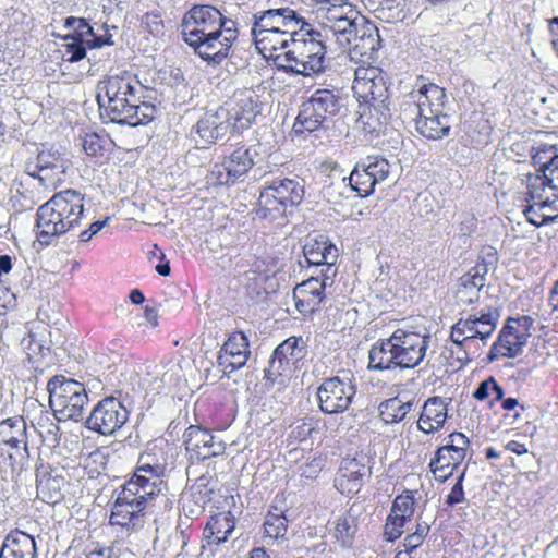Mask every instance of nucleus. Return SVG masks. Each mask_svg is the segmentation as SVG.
Masks as SVG:
<instances>
[{"mask_svg": "<svg viewBox=\"0 0 558 558\" xmlns=\"http://www.w3.org/2000/svg\"><path fill=\"white\" fill-rule=\"evenodd\" d=\"M182 37L203 60L219 64L239 36L236 22L216 7L195 4L183 16Z\"/></svg>", "mask_w": 558, "mask_h": 558, "instance_id": "obj_1", "label": "nucleus"}, {"mask_svg": "<svg viewBox=\"0 0 558 558\" xmlns=\"http://www.w3.org/2000/svg\"><path fill=\"white\" fill-rule=\"evenodd\" d=\"M143 86L126 71L108 75L97 85L99 108L116 123L136 126L150 122L155 106L141 100Z\"/></svg>", "mask_w": 558, "mask_h": 558, "instance_id": "obj_2", "label": "nucleus"}, {"mask_svg": "<svg viewBox=\"0 0 558 558\" xmlns=\"http://www.w3.org/2000/svg\"><path fill=\"white\" fill-rule=\"evenodd\" d=\"M252 36L256 49L265 58L283 57L290 63L283 68L292 73L310 76L324 72L326 68L327 43L322 39L294 37L282 32L252 31Z\"/></svg>", "mask_w": 558, "mask_h": 558, "instance_id": "obj_3", "label": "nucleus"}, {"mask_svg": "<svg viewBox=\"0 0 558 558\" xmlns=\"http://www.w3.org/2000/svg\"><path fill=\"white\" fill-rule=\"evenodd\" d=\"M432 336L405 328L396 329L388 338L377 340L368 352V369H411L425 359Z\"/></svg>", "mask_w": 558, "mask_h": 558, "instance_id": "obj_4", "label": "nucleus"}, {"mask_svg": "<svg viewBox=\"0 0 558 558\" xmlns=\"http://www.w3.org/2000/svg\"><path fill=\"white\" fill-rule=\"evenodd\" d=\"M84 195L76 190L56 193L36 213L35 233L40 245L49 246L75 229L84 215Z\"/></svg>", "mask_w": 558, "mask_h": 558, "instance_id": "obj_5", "label": "nucleus"}, {"mask_svg": "<svg viewBox=\"0 0 558 558\" xmlns=\"http://www.w3.org/2000/svg\"><path fill=\"white\" fill-rule=\"evenodd\" d=\"M391 165L381 156H367L361 159L347 178L340 172L332 174V181L324 186V195L329 202H337L338 197H348V193L357 192L361 196H368L375 186L384 183L390 175Z\"/></svg>", "mask_w": 558, "mask_h": 558, "instance_id": "obj_6", "label": "nucleus"}, {"mask_svg": "<svg viewBox=\"0 0 558 558\" xmlns=\"http://www.w3.org/2000/svg\"><path fill=\"white\" fill-rule=\"evenodd\" d=\"M265 183L256 208V216L259 218L276 220L289 207L298 206L303 201L304 186L298 180L276 178Z\"/></svg>", "mask_w": 558, "mask_h": 558, "instance_id": "obj_7", "label": "nucleus"}, {"mask_svg": "<svg viewBox=\"0 0 558 558\" xmlns=\"http://www.w3.org/2000/svg\"><path fill=\"white\" fill-rule=\"evenodd\" d=\"M49 404L58 421H78L83 417L88 397L84 385L64 376H54L48 384Z\"/></svg>", "mask_w": 558, "mask_h": 558, "instance_id": "obj_8", "label": "nucleus"}, {"mask_svg": "<svg viewBox=\"0 0 558 558\" xmlns=\"http://www.w3.org/2000/svg\"><path fill=\"white\" fill-rule=\"evenodd\" d=\"M341 49L349 50L351 59L356 57L353 47ZM378 50L379 48L372 56L357 53V56L363 58V65L355 69L352 84V90L356 98L374 106L384 105L388 98L386 74L381 69L371 65V63L375 61Z\"/></svg>", "mask_w": 558, "mask_h": 558, "instance_id": "obj_9", "label": "nucleus"}, {"mask_svg": "<svg viewBox=\"0 0 558 558\" xmlns=\"http://www.w3.org/2000/svg\"><path fill=\"white\" fill-rule=\"evenodd\" d=\"M339 97L333 90L319 88L303 101L293 130L296 133H312L331 120L339 111Z\"/></svg>", "mask_w": 558, "mask_h": 558, "instance_id": "obj_10", "label": "nucleus"}, {"mask_svg": "<svg viewBox=\"0 0 558 558\" xmlns=\"http://www.w3.org/2000/svg\"><path fill=\"white\" fill-rule=\"evenodd\" d=\"M254 15L259 17L260 27L277 26L287 35L294 37H310L311 39L316 37V39H322L323 43H326L330 34L325 33L322 28V23L316 25L289 7L267 9L256 12Z\"/></svg>", "mask_w": 558, "mask_h": 558, "instance_id": "obj_11", "label": "nucleus"}, {"mask_svg": "<svg viewBox=\"0 0 558 558\" xmlns=\"http://www.w3.org/2000/svg\"><path fill=\"white\" fill-rule=\"evenodd\" d=\"M174 368V365L166 369L163 365L150 364L141 368V371L133 369L129 375L121 373L124 381L121 383V388L118 390L119 396L121 397L123 391L126 396L130 391L159 393L178 381L179 375Z\"/></svg>", "mask_w": 558, "mask_h": 558, "instance_id": "obj_12", "label": "nucleus"}, {"mask_svg": "<svg viewBox=\"0 0 558 558\" xmlns=\"http://www.w3.org/2000/svg\"><path fill=\"white\" fill-rule=\"evenodd\" d=\"M130 410L125 400L106 397L93 409L86 420V427L102 436H112L129 421Z\"/></svg>", "mask_w": 558, "mask_h": 558, "instance_id": "obj_13", "label": "nucleus"}, {"mask_svg": "<svg viewBox=\"0 0 558 558\" xmlns=\"http://www.w3.org/2000/svg\"><path fill=\"white\" fill-rule=\"evenodd\" d=\"M69 160L59 151L41 150L35 162L26 165V173L47 191L57 189L64 180Z\"/></svg>", "mask_w": 558, "mask_h": 558, "instance_id": "obj_14", "label": "nucleus"}, {"mask_svg": "<svg viewBox=\"0 0 558 558\" xmlns=\"http://www.w3.org/2000/svg\"><path fill=\"white\" fill-rule=\"evenodd\" d=\"M500 314L497 308L486 307L478 312L460 318L451 328L452 336L461 338V342H473L480 339L483 343L490 338L495 331Z\"/></svg>", "mask_w": 558, "mask_h": 558, "instance_id": "obj_15", "label": "nucleus"}, {"mask_svg": "<svg viewBox=\"0 0 558 558\" xmlns=\"http://www.w3.org/2000/svg\"><path fill=\"white\" fill-rule=\"evenodd\" d=\"M355 387L350 380L331 377L325 379L317 389L319 408L324 413L344 412L352 402Z\"/></svg>", "mask_w": 558, "mask_h": 558, "instance_id": "obj_16", "label": "nucleus"}, {"mask_svg": "<svg viewBox=\"0 0 558 558\" xmlns=\"http://www.w3.org/2000/svg\"><path fill=\"white\" fill-rule=\"evenodd\" d=\"M183 444L191 460H206L225 453L226 445L208 429L190 425L183 434Z\"/></svg>", "mask_w": 558, "mask_h": 558, "instance_id": "obj_17", "label": "nucleus"}, {"mask_svg": "<svg viewBox=\"0 0 558 558\" xmlns=\"http://www.w3.org/2000/svg\"><path fill=\"white\" fill-rule=\"evenodd\" d=\"M232 129L227 107H219L216 111H207L192 128L191 137L196 145L216 143Z\"/></svg>", "mask_w": 558, "mask_h": 558, "instance_id": "obj_18", "label": "nucleus"}, {"mask_svg": "<svg viewBox=\"0 0 558 558\" xmlns=\"http://www.w3.org/2000/svg\"><path fill=\"white\" fill-rule=\"evenodd\" d=\"M248 339L241 331L232 332L217 354V368L226 376L242 368L250 356Z\"/></svg>", "mask_w": 558, "mask_h": 558, "instance_id": "obj_19", "label": "nucleus"}, {"mask_svg": "<svg viewBox=\"0 0 558 558\" xmlns=\"http://www.w3.org/2000/svg\"><path fill=\"white\" fill-rule=\"evenodd\" d=\"M64 27L73 31L71 34L65 35V40L68 38H76L85 43L89 49L113 45L112 34L109 32L107 24L95 28L83 17L69 16L64 20Z\"/></svg>", "mask_w": 558, "mask_h": 558, "instance_id": "obj_20", "label": "nucleus"}, {"mask_svg": "<svg viewBox=\"0 0 558 558\" xmlns=\"http://www.w3.org/2000/svg\"><path fill=\"white\" fill-rule=\"evenodd\" d=\"M529 336L530 333L520 332V329L514 326L513 318H508L490 348L488 360L493 362L500 356L510 359L518 356L526 344Z\"/></svg>", "mask_w": 558, "mask_h": 558, "instance_id": "obj_21", "label": "nucleus"}, {"mask_svg": "<svg viewBox=\"0 0 558 558\" xmlns=\"http://www.w3.org/2000/svg\"><path fill=\"white\" fill-rule=\"evenodd\" d=\"M364 457L342 460L335 477V487L343 495L356 494L369 476L371 468L364 463Z\"/></svg>", "mask_w": 558, "mask_h": 558, "instance_id": "obj_22", "label": "nucleus"}, {"mask_svg": "<svg viewBox=\"0 0 558 558\" xmlns=\"http://www.w3.org/2000/svg\"><path fill=\"white\" fill-rule=\"evenodd\" d=\"M163 486L162 480L155 481V478L147 475L134 472L120 492L133 500L142 510H145L159 496Z\"/></svg>", "mask_w": 558, "mask_h": 558, "instance_id": "obj_23", "label": "nucleus"}, {"mask_svg": "<svg viewBox=\"0 0 558 558\" xmlns=\"http://www.w3.org/2000/svg\"><path fill=\"white\" fill-rule=\"evenodd\" d=\"M325 290L326 282H320L317 276L312 275L293 290L295 308L301 314H312L326 298Z\"/></svg>", "mask_w": 558, "mask_h": 558, "instance_id": "obj_24", "label": "nucleus"}, {"mask_svg": "<svg viewBox=\"0 0 558 558\" xmlns=\"http://www.w3.org/2000/svg\"><path fill=\"white\" fill-rule=\"evenodd\" d=\"M226 107L231 126L236 131L250 128L260 113L257 96L252 92L240 94L234 104H229Z\"/></svg>", "mask_w": 558, "mask_h": 558, "instance_id": "obj_25", "label": "nucleus"}, {"mask_svg": "<svg viewBox=\"0 0 558 558\" xmlns=\"http://www.w3.org/2000/svg\"><path fill=\"white\" fill-rule=\"evenodd\" d=\"M487 272L486 264H477L460 278L456 293L459 304L473 305L478 302L480 291L485 286Z\"/></svg>", "mask_w": 558, "mask_h": 558, "instance_id": "obj_26", "label": "nucleus"}, {"mask_svg": "<svg viewBox=\"0 0 558 558\" xmlns=\"http://www.w3.org/2000/svg\"><path fill=\"white\" fill-rule=\"evenodd\" d=\"M110 523L112 525L137 530L144 524V510L119 492L112 506Z\"/></svg>", "mask_w": 558, "mask_h": 558, "instance_id": "obj_27", "label": "nucleus"}, {"mask_svg": "<svg viewBox=\"0 0 558 558\" xmlns=\"http://www.w3.org/2000/svg\"><path fill=\"white\" fill-rule=\"evenodd\" d=\"M447 401L441 397L428 398L422 409L417 421V428L425 433L432 434L439 430L447 420Z\"/></svg>", "mask_w": 558, "mask_h": 558, "instance_id": "obj_28", "label": "nucleus"}, {"mask_svg": "<svg viewBox=\"0 0 558 558\" xmlns=\"http://www.w3.org/2000/svg\"><path fill=\"white\" fill-rule=\"evenodd\" d=\"M36 542L29 534L15 530L10 532L0 548V558H36Z\"/></svg>", "mask_w": 558, "mask_h": 558, "instance_id": "obj_29", "label": "nucleus"}, {"mask_svg": "<svg viewBox=\"0 0 558 558\" xmlns=\"http://www.w3.org/2000/svg\"><path fill=\"white\" fill-rule=\"evenodd\" d=\"M167 468V457L163 453L161 442H151L140 456L135 472L155 478L161 480Z\"/></svg>", "mask_w": 558, "mask_h": 558, "instance_id": "obj_30", "label": "nucleus"}, {"mask_svg": "<svg viewBox=\"0 0 558 558\" xmlns=\"http://www.w3.org/2000/svg\"><path fill=\"white\" fill-rule=\"evenodd\" d=\"M303 254L310 266L319 267L327 260L337 262L339 251L327 238L320 235L319 239H307L303 246Z\"/></svg>", "mask_w": 558, "mask_h": 558, "instance_id": "obj_31", "label": "nucleus"}, {"mask_svg": "<svg viewBox=\"0 0 558 558\" xmlns=\"http://www.w3.org/2000/svg\"><path fill=\"white\" fill-rule=\"evenodd\" d=\"M557 201L558 198L551 199L550 196L534 201L523 210L524 216L535 227L549 225L558 218Z\"/></svg>", "mask_w": 558, "mask_h": 558, "instance_id": "obj_32", "label": "nucleus"}, {"mask_svg": "<svg viewBox=\"0 0 558 558\" xmlns=\"http://www.w3.org/2000/svg\"><path fill=\"white\" fill-rule=\"evenodd\" d=\"M0 445L27 451L26 423L22 416L7 418L0 423Z\"/></svg>", "mask_w": 558, "mask_h": 558, "instance_id": "obj_33", "label": "nucleus"}, {"mask_svg": "<svg viewBox=\"0 0 558 558\" xmlns=\"http://www.w3.org/2000/svg\"><path fill=\"white\" fill-rule=\"evenodd\" d=\"M446 98L447 95L442 87H439L434 83H424L416 89L407 94L402 101L411 102L413 100L415 104L434 107L435 110H437L440 107L445 108Z\"/></svg>", "mask_w": 558, "mask_h": 558, "instance_id": "obj_34", "label": "nucleus"}, {"mask_svg": "<svg viewBox=\"0 0 558 558\" xmlns=\"http://www.w3.org/2000/svg\"><path fill=\"white\" fill-rule=\"evenodd\" d=\"M357 532V518L353 508L347 510L337 518L330 527L329 533L335 541L343 548L351 547Z\"/></svg>", "mask_w": 558, "mask_h": 558, "instance_id": "obj_35", "label": "nucleus"}, {"mask_svg": "<svg viewBox=\"0 0 558 558\" xmlns=\"http://www.w3.org/2000/svg\"><path fill=\"white\" fill-rule=\"evenodd\" d=\"M454 452L448 445H444L435 453V457L429 462V468L436 480L445 483L453 473V471L461 464L463 460H456Z\"/></svg>", "mask_w": 558, "mask_h": 558, "instance_id": "obj_36", "label": "nucleus"}, {"mask_svg": "<svg viewBox=\"0 0 558 558\" xmlns=\"http://www.w3.org/2000/svg\"><path fill=\"white\" fill-rule=\"evenodd\" d=\"M450 117L444 111L436 114L418 119L415 124L416 131L428 140H440L449 135Z\"/></svg>", "mask_w": 558, "mask_h": 558, "instance_id": "obj_37", "label": "nucleus"}, {"mask_svg": "<svg viewBox=\"0 0 558 558\" xmlns=\"http://www.w3.org/2000/svg\"><path fill=\"white\" fill-rule=\"evenodd\" d=\"M234 530V521L227 513H219L211 517L210 521L204 529V537L208 544H222L227 542L228 537Z\"/></svg>", "mask_w": 558, "mask_h": 558, "instance_id": "obj_38", "label": "nucleus"}, {"mask_svg": "<svg viewBox=\"0 0 558 558\" xmlns=\"http://www.w3.org/2000/svg\"><path fill=\"white\" fill-rule=\"evenodd\" d=\"M204 481V477L198 478L196 486L191 488V493L182 497V511L189 519L198 518L204 512L205 506L210 501L208 492L201 489L202 486H205Z\"/></svg>", "mask_w": 558, "mask_h": 558, "instance_id": "obj_39", "label": "nucleus"}, {"mask_svg": "<svg viewBox=\"0 0 558 558\" xmlns=\"http://www.w3.org/2000/svg\"><path fill=\"white\" fill-rule=\"evenodd\" d=\"M256 156V150L251 147L240 146L235 148L230 156L225 159L229 167V173L239 180L255 165Z\"/></svg>", "mask_w": 558, "mask_h": 558, "instance_id": "obj_40", "label": "nucleus"}, {"mask_svg": "<svg viewBox=\"0 0 558 558\" xmlns=\"http://www.w3.org/2000/svg\"><path fill=\"white\" fill-rule=\"evenodd\" d=\"M414 402H402L399 398H390L378 405V413L385 424H393L403 421L412 410Z\"/></svg>", "mask_w": 558, "mask_h": 558, "instance_id": "obj_41", "label": "nucleus"}, {"mask_svg": "<svg viewBox=\"0 0 558 558\" xmlns=\"http://www.w3.org/2000/svg\"><path fill=\"white\" fill-rule=\"evenodd\" d=\"M306 349L302 338L290 337L275 349V356L282 357L290 367H295L296 363L305 356Z\"/></svg>", "mask_w": 558, "mask_h": 558, "instance_id": "obj_42", "label": "nucleus"}, {"mask_svg": "<svg viewBox=\"0 0 558 558\" xmlns=\"http://www.w3.org/2000/svg\"><path fill=\"white\" fill-rule=\"evenodd\" d=\"M445 110L444 107L438 108L435 110L434 107L429 106H421L420 104L411 102L409 101H401L400 104V116L404 121L414 122L416 124V121L418 119H425V117L436 116Z\"/></svg>", "mask_w": 558, "mask_h": 558, "instance_id": "obj_43", "label": "nucleus"}, {"mask_svg": "<svg viewBox=\"0 0 558 558\" xmlns=\"http://www.w3.org/2000/svg\"><path fill=\"white\" fill-rule=\"evenodd\" d=\"M526 202L546 198V196H549L548 193L551 192L546 178H544L541 172L537 174L529 173L526 175Z\"/></svg>", "mask_w": 558, "mask_h": 558, "instance_id": "obj_44", "label": "nucleus"}, {"mask_svg": "<svg viewBox=\"0 0 558 558\" xmlns=\"http://www.w3.org/2000/svg\"><path fill=\"white\" fill-rule=\"evenodd\" d=\"M293 368L289 366V364L284 363L282 357H276L275 352L269 361L268 367L265 369V378L269 380L271 384L283 383V378L288 376V374Z\"/></svg>", "mask_w": 558, "mask_h": 558, "instance_id": "obj_45", "label": "nucleus"}, {"mask_svg": "<svg viewBox=\"0 0 558 558\" xmlns=\"http://www.w3.org/2000/svg\"><path fill=\"white\" fill-rule=\"evenodd\" d=\"M414 493L415 492H407L404 495L397 496L391 507V514L410 521L414 514Z\"/></svg>", "mask_w": 558, "mask_h": 558, "instance_id": "obj_46", "label": "nucleus"}, {"mask_svg": "<svg viewBox=\"0 0 558 558\" xmlns=\"http://www.w3.org/2000/svg\"><path fill=\"white\" fill-rule=\"evenodd\" d=\"M264 526L269 537H284L288 530V519L284 514L268 513Z\"/></svg>", "mask_w": 558, "mask_h": 558, "instance_id": "obj_47", "label": "nucleus"}, {"mask_svg": "<svg viewBox=\"0 0 558 558\" xmlns=\"http://www.w3.org/2000/svg\"><path fill=\"white\" fill-rule=\"evenodd\" d=\"M446 445L454 452L456 460H464L470 440L464 434L454 432L447 437Z\"/></svg>", "mask_w": 558, "mask_h": 558, "instance_id": "obj_48", "label": "nucleus"}, {"mask_svg": "<svg viewBox=\"0 0 558 558\" xmlns=\"http://www.w3.org/2000/svg\"><path fill=\"white\" fill-rule=\"evenodd\" d=\"M81 141L82 147L88 156H100L104 154L106 140L97 133H86Z\"/></svg>", "mask_w": 558, "mask_h": 558, "instance_id": "obj_49", "label": "nucleus"}, {"mask_svg": "<svg viewBox=\"0 0 558 558\" xmlns=\"http://www.w3.org/2000/svg\"><path fill=\"white\" fill-rule=\"evenodd\" d=\"M408 521L409 520L407 519L390 513L386 520L384 530V535L386 539L388 542H395L396 539H398L402 535L403 527L405 526V523Z\"/></svg>", "mask_w": 558, "mask_h": 558, "instance_id": "obj_50", "label": "nucleus"}, {"mask_svg": "<svg viewBox=\"0 0 558 558\" xmlns=\"http://www.w3.org/2000/svg\"><path fill=\"white\" fill-rule=\"evenodd\" d=\"M532 161L534 166L538 167V172H542L547 165H550L551 157H558L555 146H538L533 148Z\"/></svg>", "mask_w": 558, "mask_h": 558, "instance_id": "obj_51", "label": "nucleus"}, {"mask_svg": "<svg viewBox=\"0 0 558 558\" xmlns=\"http://www.w3.org/2000/svg\"><path fill=\"white\" fill-rule=\"evenodd\" d=\"M209 180L213 184L230 185L238 181L229 173V167L223 160L221 163H215L209 173Z\"/></svg>", "mask_w": 558, "mask_h": 558, "instance_id": "obj_52", "label": "nucleus"}, {"mask_svg": "<svg viewBox=\"0 0 558 558\" xmlns=\"http://www.w3.org/2000/svg\"><path fill=\"white\" fill-rule=\"evenodd\" d=\"M56 484H58V481L56 478L49 477L45 481H40L37 484V494L38 496L41 495V498L46 502H57L59 498L61 497V493L58 488H56Z\"/></svg>", "mask_w": 558, "mask_h": 558, "instance_id": "obj_53", "label": "nucleus"}, {"mask_svg": "<svg viewBox=\"0 0 558 558\" xmlns=\"http://www.w3.org/2000/svg\"><path fill=\"white\" fill-rule=\"evenodd\" d=\"M68 40H71L64 45V52L69 56L68 61L77 62L84 59L88 46L76 38H68Z\"/></svg>", "mask_w": 558, "mask_h": 558, "instance_id": "obj_54", "label": "nucleus"}, {"mask_svg": "<svg viewBox=\"0 0 558 558\" xmlns=\"http://www.w3.org/2000/svg\"><path fill=\"white\" fill-rule=\"evenodd\" d=\"M541 173L546 178L551 195L558 198V157H551L550 165H547Z\"/></svg>", "mask_w": 558, "mask_h": 558, "instance_id": "obj_55", "label": "nucleus"}, {"mask_svg": "<svg viewBox=\"0 0 558 558\" xmlns=\"http://www.w3.org/2000/svg\"><path fill=\"white\" fill-rule=\"evenodd\" d=\"M316 430V423L313 418H307L298 424L291 432L290 437L298 441H304L311 438Z\"/></svg>", "mask_w": 558, "mask_h": 558, "instance_id": "obj_56", "label": "nucleus"}, {"mask_svg": "<svg viewBox=\"0 0 558 558\" xmlns=\"http://www.w3.org/2000/svg\"><path fill=\"white\" fill-rule=\"evenodd\" d=\"M433 198L427 194H420L415 202L414 206L418 210V215L426 219H429L434 213Z\"/></svg>", "mask_w": 558, "mask_h": 558, "instance_id": "obj_57", "label": "nucleus"}, {"mask_svg": "<svg viewBox=\"0 0 558 558\" xmlns=\"http://www.w3.org/2000/svg\"><path fill=\"white\" fill-rule=\"evenodd\" d=\"M450 338L452 340V343H453V348L451 349V353L452 354H456V359L458 362H460L461 364H465L470 361V357L468 355V351H466V348L468 345L471 343V342H461V338L462 337H459L456 338L452 336V332L450 333Z\"/></svg>", "mask_w": 558, "mask_h": 558, "instance_id": "obj_58", "label": "nucleus"}, {"mask_svg": "<svg viewBox=\"0 0 558 558\" xmlns=\"http://www.w3.org/2000/svg\"><path fill=\"white\" fill-rule=\"evenodd\" d=\"M477 219L473 214L463 213L459 216V230L462 235H470L476 228Z\"/></svg>", "mask_w": 558, "mask_h": 558, "instance_id": "obj_59", "label": "nucleus"}, {"mask_svg": "<svg viewBox=\"0 0 558 558\" xmlns=\"http://www.w3.org/2000/svg\"><path fill=\"white\" fill-rule=\"evenodd\" d=\"M336 262L327 260L326 263L319 265L322 267L320 274L316 275L320 282H326V289L333 283V278L337 274V268L335 267Z\"/></svg>", "mask_w": 558, "mask_h": 558, "instance_id": "obj_60", "label": "nucleus"}, {"mask_svg": "<svg viewBox=\"0 0 558 558\" xmlns=\"http://www.w3.org/2000/svg\"><path fill=\"white\" fill-rule=\"evenodd\" d=\"M143 23L153 35H159L163 29V22L158 15L146 14L143 19Z\"/></svg>", "mask_w": 558, "mask_h": 558, "instance_id": "obj_61", "label": "nucleus"}, {"mask_svg": "<svg viewBox=\"0 0 558 558\" xmlns=\"http://www.w3.org/2000/svg\"><path fill=\"white\" fill-rule=\"evenodd\" d=\"M492 381H494V377H492V376L488 377L487 379L483 380L478 385V387L475 389V391L473 392V397L478 401L486 400L492 392V388H493Z\"/></svg>", "mask_w": 558, "mask_h": 558, "instance_id": "obj_62", "label": "nucleus"}, {"mask_svg": "<svg viewBox=\"0 0 558 558\" xmlns=\"http://www.w3.org/2000/svg\"><path fill=\"white\" fill-rule=\"evenodd\" d=\"M462 501H464L463 485H461L460 483H456L447 496L446 504H448L449 506H453Z\"/></svg>", "mask_w": 558, "mask_h": 558, "instance_id": "obj_63", "label": "nucleus"}, {"mask_svg": "<svg viewBox=\"0 0 558 558\" xmlns=\"http://www.w3.org/2000/svg\"><path fill=\"white\" fill-rule=\"evenodd\" d=\"M143 438L141 436L140 429L134 428L124 439L123 446L129 447L131 449H137L142 446Z\"/></svg>", "mask_w": 558, "mask_h": 558, "instance_id": "obj_64", "label": "nucleus"}]
</instances>
